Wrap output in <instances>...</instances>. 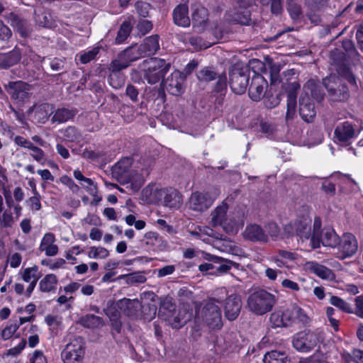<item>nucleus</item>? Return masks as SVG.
Segmentation results:
<instances>
[{"instance_id": "obj_1", "label": "nucleus", "mask_w": 363, "mask_h": 363, "mask_svg": "<svg viewBox=\"0 0 363 363\" xmlns=\"http://www.w3.org/2000/svg\"><path fill=\"white\" fill-rule=\"evenodd\" d=\"M269 319L274 328L290 327L297 322L306 325L309 321L303 310L296 304H291L284 311H274Z\"/></svg>"}, {"instance_id": "obj_2", "label": "nucleus", "mask_w": 363, "mask_h": 363, "mask_svg": "<svg viewBox=\"0 0 363 363\" xmlns=\"http://www.w3.org/2000/svg\"><path fill=\"white\" fill-rule=\"evenodd\" d=\"M277 303L276 296L264 289H259L249 295L247 308L257 315H262L271 311Z\"/></svg>"}, {"instance_id": "obj_3", "label": "nucleus", "mask_w": 363, "mask_h": 363, "mask_svg": "<svg viewBox=\"0 0 363 363\" xmlns=\"http://www.w3.org/2000/svg\"><path fill=\"white\" fill-rule=\"evenodd\" d=\"M323 85L326 89L328 97L331 102H345L350 96V92L347 84L335 74H331L323 79Z\"/></svg>"}, {"instance_id": "obj_4", "label": "nucleus", "mask_w": 363, "mask_h": 363, "mask_svg": "<svg viewBox=\"0 0 363 363\" xmlns=\"http://www.w3.org/2000/svg\"><path fill=\"white\" fill-rule=\"evenodd\" d=\"M145 69V78L150 84L157 83L169 70L171 64L164 60L152 57L145 60L143 62Z\"/></svg>"}, {"instance_id": "obj_5", "label": "nucleus", "mask_w": 363, "mask_h": 363, "mask_svg": "<svg viewBox=\"0 0 363 363\" xmlns=\"http://www.w3.org/2000/svg\"><path fill=\"white\" fill-rule=\"evenodd\" d=\"M250 70L248 67L240 65H233L229 70V84L236 94L245 92L249 84Z\"/></svg>"}, {"instance_id": "obj_6", "label": "nucleus", "mask_w": 363, "mask_h": 363, "mask_svg": "<svg viewBox=\"0 0 363 363\" xmlns=\"http://www.w3.org/2000/svg\"><path fill=\"white\" fill-rule=\"evenodd\" d=\"M85 342L78 336L66 345L61 353L63 363H82L85 354Z\"/></svg>"}, {"instance_id": "obj_7", "label": "nucleus", "mask_w": 363, "mask_h": 363, "mask_svg": "<svg viewBox=\"0 0 363 363\" xmlns=\"http://www.w3.org/2000/svg\"><path fill=\"white\" fill-rule=\"evenodd\" d=\"M330 60L335 66L337 72L344 77L350 84L357 86L354 75L351 72L347 64L346 54L342 50L335 48L330 51Z\"/></svg>"}, {"instance_id": "obj_8", "label": "nucleus", "mask_w": 363, "mask_h": 363, "mask_svg": "<svg viewBox=\"0 0 363 363\" xmlns=\"http://www.w3.org/2000/svg\"><path fill=\"white\" fill-rule=\"evenodd\" d=\"M32 86L23 81L9 82L5 85V89L11 99L18 104L28 101L31 96Z\"/></svg>"}, {"instance_id": "obj_9", "label": "nucleus", "mask_w": 363, "mask_h": 363, "mask_svg": "<svg viewBox=\"0 0 363 363\" xmlns=\"http://www.w3.org/2000/svg\"><path fill=\"white\" fill-rule=\"evenodd\" d=\"M197 78L200 82H210L217 79L214 86V91L221 92L227 88V78L225 72L218 74L214 67H205L200 69L197 73Z\"/></svg>"}, {"instance_id": "obj_10", "label": "nucleus", "mask_w": 363, "mask_h": 363, "mask_svg": "<svg viewBox=\"0 0 363 363\" xmlns=\"http://www.w3.org/2000/svg\"><path fill=\"white\" fill-rule=\"evenodd\" d=\"M251 6L240 4L239 7L230 9L225 13V19L230 23L241 26H250L254 23L249 9Z\"/></svg>"}, {"instance_id": "obj_11", "label": "nucleus", "mask_w": 363, "mask_h": 363, "mask_svg": "<svg viewBox=\"0 0 363 363\" xmlns=\"http://www.w3.org/2000/svg\"><path fill=\"white\" fill-rule=\"evenodd\" d=\"M318 342V335L311 330H305L296 333L294 336L292 341L294 347L302 352L311 351L316 346Z\"/></svg>"}, {"instance_id": "obj_12", "label": "nucleus", "mask_w": 363, "mask_h": 363, "mask_svg": "<svg viewBox=\"0 0 363 363\" xmlns=\"http://www.w3.org/2000/svg\"><path fill=\"white\" fill-rule=\"evenodd\" d=\"M132 164L133 159L131 157L122 158L112 167L111 174L113 177L121 184L127 183L131 178Z\"/></svg>"}, {"instance_id": "obj_13", "label": "nucleus", "mask_w": 363, "mask_h": 363, "mask_svg": "<svg viewBox=\"0 0 363 363\" xmlns=\"http://www.w3.org/2000/svg\"><path fill=\"white\" fill-rule=\"evenodd\" d=\"M184 77L183 74L178 70L174 71L166 79H164L161 86L172 95L180 96L184 91Z\"/></svg>"}, {"instance_id": "obj_14", "label": "nucleus", "mask_w": 363, "mask_h": 363, "mask_svg": "<svg viewBox=\"0 0 363 363\" xmlns=\"http://www.w3.org/2000/svg\"><path fill=\"white\" fill-rule=\"evenodd\" d=\"M203 320L212 329H220L223 326L221 311L213 302H208L202 311Z\"/></svg>"}, {"instance_id": "obj_15", "label": "nucleus", "mask_w": 363, "mask_h": 363, "mask_svg": "<svg viewBox=\"0 0 363 363\" xmlns=\"http://www.w3.org/2000/svg\"><path fill=\"white\" fill-rule=\"evenodd\" d=\"M5 17L21 38H27L30 36L33 27L26 19L13 12L9 13Z\"/></svg>"}, {"instance_id": "obj_16", "label": "nucleus", "mask_w": 363, "mask_h": 363, "mask_svg": "<svg viewBox=\"0 0 363 363\" xmlns=\"http://www.w3.org/2000/svg\"><path fill=\"white\" fill-rule=\"evenodd\" d=\"M338 250L341 259L350 257L354 255L358 250V242L354 235L350 233H344L341 240H339Z\"/></svg>"}, {"instance_id": "obj_17", "label": "nucleus", "mask_w": 363, "mask_h": 363, "mask_svg": "<svg viewBox=\"0 0 363 363\" xmlns=\"http://www.w3.org/2000/svg\"><path fill=\"white\" fill-rule=\"evenodd\" d=\"M354 136L355 130L354 126L348 121H344L337 124L334 131L335 142L341 145H349L350 140Z\"/></svg>"}, {"instance_id": "obj_18", "label": "nucleus", "mask_w": 363, "mask_h": 363, "mask_svg": "<svg viewBox=\"0 0 363 363\" xmlns=\"http://www.w3.org/2000/svg\"><path fill=\"white\" fill-rule=\"evenodd\" d=\"M242 308L240 296L235 293H231L230 297L224 302V314L230 320H235L239 315Z\"/></svg>"}, {"instance_id": "obj_19", "label": "nucleus", "mask_w": 363, "mask_h": 363, "mask_svg": "<svg viewBox=\"0 0 363 363\" xmlns=\"http://www.w3.org/2000/svg\"><path fill=\"white\" fill-rule=\"evenodd\" d=\"M214 199L208 193L196 191L189 199V207L193 211L202 212L211 207Z\"/></svg>"}, {"instance_id": "obj_20", "label": "nucleus", "mask_w": 363, "mask_h": 363, "mask_svg": "<svg viewBox=\"0 0 363 363\" xmlns=\"http://www.w3.org/2000/svg\"><path fill=\"white\" fill-rule=\"evenodd\" d=\"M157 196L164 206L169 208H179L182 203L181 194L175 189H162L157 191Z\"/></svg>"}, {"instance_id": "obj_21", "label": "nucleus", "mask_w": 363, "mask_h": 363, "mask_svg": "<svg viewBox=\"0 0 363 363\" xmlns=\"http://www.w3.org/2000/svg\"><path fill=\"white\" fill-rule=\"evenodd\" d=\"M22 59L21 48L16 46L7 52H0V69H8L18 65Z\"/></svg>"}, {"instance_id": "obj_22", "label": "nucleus", "mask_w": 363, "mask_h": 363, "mask_svg": "<svg viewBox=\"0 0 363 363\" xmlns=\"http://www.w3.org/2000/svg\"><path fill=\"white\" fill-rule=\"evenodd\" d=\"M242 234L245 240L251 242H267L268 241V235L262 226L257 224L247 225Z\"/></svg>"}, {"instance_id": "obj_23", "label": "nucleus", "mask_w": 363, "mask_h": 363, "mask_svg": "<svg viewBox=\"0 0 363 363\" xmlns=\"http://www.w3.org/2000/svg\"><path fill=\"white\" fill-rule=\"evenodd\" d=\"M267 82L260 74H255L252 78L251 84L249 86V96L255 101H259L264 95V85Z\"/></svg>"}, {"instance_id": "obj_24", "label": "nucleus", "mask_w": 363, "mask_h": 363, "mask_svg": "<svg viewBox=\"0 0 363 363\" xmlns=\"http://www.w3.org/2000/svg\"><path fill=\"white\" fill-rule=\"evenodd\" d=\"M193 28L199 33L205 30L208 25V12L203 7H197L192 13Z\"/></svg>"}, {"instance_id": "obj_25", "label": "nucleus", "mask_w": 363, "mask_h": 363, "mask_svg": "<svg viewBox=\"0 0 363 363\" xmlns=\"http://www.w3.org/2000/svg\"><path fill=\"white\" fill-rule=\"evenodd\" d=\"M299 114L302 119L311 123L313 121L316 115L314 104L308 96H301L299 99Z\"/></svg>"}, {"instance_id": "obj_26", "label": "nucleus", "mask_w": 363, "mask_h": 363, "mask_svg": "<svg viewBox=\"0 0 363 363\" xmlns=\"http://www.w3.org/2000/svg\"><path fill=\"white\" fill-rule=\"evenodd\" d=\"M38 272V268L37 266L26 268L22 272V279L25 282L29 283L26 291V294L28 297L30 296L40 278V275Z\"/></svg>"}, {"instance_id": "obj_27", "label": "nucleus", "mask_w": 363, "mask_h": 363, "mask_svg": "<svg viewBox=\"0 0 363 363\" xmlns=\"http://www.w3.org/2000/svg\"><path fill=\"white\" fill-rule=\"evenodd\" d=\"M173 21L174 24L181 27L190 26L191 20L189 17V9L186 4H179L173 11Z\"/></svg>"}, {"instance_id": "obj_28", "label": "nucleus", "mask_w": 363, "mask_h": 363, "mask_svg": "<svg viewBox=\"0 0 363 363\" xmlns=\"http://www.w3.org/2000/svg\"><path fill=\"white\" fill-rule=\"evenodd\" d=\"M116 306L125 315L131 317L136 315L140 303L138 299L123 298L116 302Z\"/></svg>"}, {"instance_id": "obj_29", "label": "nucleus", "mask_w": 363, "mask_h": 363, "mask_svg": "<svg viewBox=\"0 0 363 363\" xmlns=\"http://www.w3.org/2000/svg\"><path fill=\"white\" fill-rule=\"evenodd\" d=\"M309 270L322 279L333 281L335 275L333 271L327 267L315 262L308 263Z\"/></svg>"}, {"instance_id": "obj_30", "label": "nucleus", "mask_w": 363, "mask_h": 363, "mask_svg": "<svg viewBox=\"0 0 363 363\" xmlns=\"http://www.w3.org/2000/svg\"><path fill=\"white\" fill-rule=\"evenodd\" d=\"M140 47L145 57L154 55L160 49L159 36L152 35L146 38Z\"/></svg>"}, {"instance_id": "obj_31", "label": "nucleus", "mask_w": 363, "mask_h": 363, "mask_svg": "<svg viewBox=\"0 0 363 363\" xmlns=\"http://www.w3.org/2000/svg\"><path fill=\"white\" fill-rule=\"evenodd\" d=\"M339 236L333 229L324 228L318 239V247L320 243L326 247H335L339 244Z\"/></svg>"}, {"instance_id": "obj_32", "label": "nucleus", "mask_w": 363, "mask_h": 363, "mask_svg": "<svg viewBox=\"0 0 363 363\" xmlns=\"http://www.w3.org/2000/svg\"><path fill=\"white\" fill-rule=\"evenodd\" d=\"M304 90L306 96L308 94L318 102H321L324 99V92L321 88L320 84L316 80L311 79H309L304 85Z\"/></svg>"}, {"instance_id": "obj_33", "label": "nucleus", "mask_w": 363, "mask_h": 363, "mask_svg": "<svg viewBox=\"0 0 363 363\" xmlns=\"http://www.w3.org/2000/svg\"><path fill=\"white\" fill-rule=\"evenodd\" d=\"M192 314L185 309L179 310L177 315L174 313L168 315L169 324L173 328H180L191 320Z\"/></svg>"}, {"instance_id": "obj_34", "label": "nucleus", "mask_w": 363, "mask_h": 363, "mask_svg": "<svg viewBox=\"0 0 363 363\" xmlns=\"http://www.w3.org/2000/svg\"><path fill=\"white\" fill-rule=\"evenodd\" d=\"M295 233L301 238H311V221L308 218H302L294 223Z\"/></svg>"}, {"instance_id": "obj_35", "label": "nucleus", "mask_w": 363, "mask_h": 363, "mask_svg": "<svg viewBox=\"0 0 363 363\" xmlns=\"http://www.w3.org/2000/svg\"><path fill=\"white\" fill-rule=\"evenodd\" d=\"M203 258L214 263H219L220 265L216 268V270L222 273L227 272L231 269L233 265L236 264L235 262L230 260L225 259L222 257L212 255L208 253L204 254Z\"/></svg>"}, {"instance_id": "obj_36", "label": "nucleus", "mask_w": 363, "mask_h": 363, "mask_svg": "<svg viewBox=\"0 0 363 363\" xmlns=\"http://www.w3.org/2000/svg\"><path fill=\"white\" fill-rule=\"evenodd\" d=\"M228 209V204L223 202L211 213V220L214 226L222 225L225 223Z\"/></svg>"}, {"instance_id": "obj_37", "label": "nucleus", "mask_w": 363, "mask_h": 363, "mask_svg": "<svg viewBox=\"0 0 363 363\" xmlns=\"http://www.w3.org/2000/svg\"><path fill=\"white\" fill-rule=\"evenodd\" d=\"M120 54L125 60L129 65L131 62L145 57L143 55V52L140 51V45L130 46L121 52Z\"/></svg>"}, {"instance_id": "obj_38", "label": "nucleus", "mask_w": 363, "mask_h": 363, "mask_svg": "<svg viewBox=\"0 0 363 363\" xmlns=\"http://www.w3.org/2000/svg\"><path fill=\"white\" fill-rule=\"evenodd\" d=\"M264 363H291L286 353L272 350L267 352L263 359Z\"/></svg>"}, {"instance_id": "obj_39", "label": "nucleus", "mask_w": 363, "mask_h": 363, "mask_svg": "<svg viewBox=\"0 0 363 363\" xmlns=\"http://www.w3.org/2000/svg\"><path fill=\"white\" fill-rule=\"evenodd\" d=\"M101 49V46H96L91 50L81 51L77 54L76 58H78L82 64H87L96 59Z\"/></svg>"}, {"instance_id": "obj_40", "label": "nucleus", "mask_w": 363, "mask_h": 363, "mask_svg": "<svg viewBox=\"0 0 363 363\" xmlns=\"http://www.w3.org/2000/svg\"><path fill=\"white\" fill-rule=\"evenodd\" d=\"M143 241L146 245H151L158 248H161L167 245V242H164L162 240V238L156 232L150 231L146 233L144 235Z\"/></svg>"}, {"instance_id": "obj_41", "label": "nucleus", "mask_w": 363, "mask_h": 363, "mask_svg": "<svg viewBox=\"0 0 363 363\" xmlns=\"http://www.w3.org/2000/svg\"><path fill=\"white\" fill-rule=\"evenodd\" d=\"M133 26L130 21H123L119 28L117 33V35L115 38L116 44H121L125 42V40L129 37L131 33Z\"/></svg>"}, {"instance_id": "obj_42", "label": "nucleus", "mask_w": 363, "mask_h": 363, "mask_svg": "<svg viewBox=\"0 0 363 363\" xmlns=\"http://www.w3.org/2000/svg\"><path fill=\"white\" fill-rule=\"evenodd\" d=\"M57 283V279L55 274H47L39 283L40 290L43 292H50L55 289Z\"/></svg>"}, {"instance_id": "obj_43", "label": "nucleus", "mask_w": 363, "mask_h": 363, "mask_svg": "<svg viewBox=\"0 0 363 363\" xmlns=\"http://www.w3.org/2000/svg\"><path fill=\"white\" fill-rule=\"evenodd\" d=\"M145 182L144 177L141 174H138L134 171L131 172V178L126 184V189L130 190L133 193L140 190Z\"/></svg>"}, {"instance_id": "obj_44", "label": "nucleus", "mask_w": 363, "mask_h": 363, "mask_svg": "<svg viewBox=\"0 0 363 363\" xmlns=\"http://www.w3.org/2000/svg\"><path fill=\"white\" fill-rule=\"evenodd\" d=\"M76 113L77 111L74 110L65 108H58L52 116V121H57L58 123H65L73 118Z\"/></svg>"}, {"instance_id": "obj_45", "label": "nucleus", "mask_w": 363, "mask_h": 363, "mask_svg": "<svg viewBox=\"0 0 363 363\" xmlns=\"http://www.w3.org/2000/svg\"><path fill=\"white\" fill-rule=\"evenodd\" d=\"M82 324L86 328H99L104 325L102 318L94 314H87L81 318Z\"/></svg>"}, {"instance_id": "obj_46", "label": "nucleus", "mask_w": 363, "mask_h": 363, "mask_svg": "<svg viewBox=\"0 0 363 363\" xmlns=\"http://www.w3.org/2000/svg\"><path fill=\"white\" fill-rule=\"evenodd\" d=\"M108 82L113 89H121L125 84V76L122 72H110L108 76Z\"/></svg>"}, {"instance_id": "obj_47", "label": "nucleus", "mask_w": 363, "mask_h": 363, "mask_svg": "<svg viewBox=\"0 0 363 363\" xmlns=\"http://www.w3.org/2000/svg\"><path fill=\"white\" fill-rule=\"evenodd\" d=\"M329 302L331 305L336 307L339 310L347 313H353L354 310L352 306L346 302L345 300L338 297L337 296H331L329 300Z\"/></svg>"}, {"instance_id": "obj_48", "label": "nucleus", "mask_w": 363, "mask_h": 363, "mask_svg": "<svg viewBox=\"0 0 363 363\" xmlns=\"http://www.w3.org/2000/svg\"><path fill=\"white\" fill-rule=\"evenodd\" d=\"M116 279H123L128 284H143L147 280L146 277L140 272L120 275Z\"/></svg>"}, {"instance_id": "obj_49", "label": "nucleus", "mask_w": 363, "mask_h": 363, "mask_svg": "<svg viewBox=\"0 0 363 363\" xmlns=\"http://www.w3.org/2000/svg\"><path fill=\"white\" fill-rule=\"evenodd\" d=\"M176 312V306L169 298H166L161 302L159 315L164 317V319H168V315H172Z\"/></svg>"}, {"instance_id": "obj_50", "label": "nucleus", "mask_w": 363, "mask_h": 363, "mask_svg": "<svg viewBox=\"0 0 363 363\" xmlns=\"http://www.w3.org/2000/svg\"><path fill=\"white\" fill-rule=\"evenodd\" d=\"M128 66V63L119 53L118 57L111 62L108 67V69L110 72H121V70L127 68Z\"/></svg>"}, {"instance_id": "obj_51", "label": "nucleus", "mask_w": 363, "mask_h": 363, "mask_svg": "<svg viewBox=\"0 0 363 363\" xmlns=\"http://www.w3.org/2000/svg\"><path fill=\"white\" fill-rule=\"evenodd\" d=\"M282 88L287 93V100L296 101L297 91L300 89V84L298 82H288L283 83Z\"/></svg>"}, {"instance_id": "obj_52", "label": "nucleus", "mask_w": 363, "mask_h": 363, "mask_svg": "<svg viewBox=\"0 0 363 363\" xmlns=\"http://www.w3.org/2000/svg\"><path fill=\"white\" fill-rule=\"evenodd\" d=\"M62 133L63 138L69 142L79 141L82 138L80 131L74 126H69Z\"/></svg>"}, {"instance_id": "obj_53", "label": "nucleus", "mask_w": 363, "mask_h": 363, "mask_svg": "<svg viewBox=\"0 0 363 363\" xmlns=\"http://www.w3.org/2000/svg\"><path fill=\"white\" fill-rule=\"evenodd\" d=\"M230 296L229 291L225 287L216 289L213 294V296L210 298L209 302L223 303L225 302Z\"/></svg>"}, {"instance_id": "obj_54", "label": "nucleus", "mask_w": 363, "mask_h": 363, "mask_svg": "<svg viewBox=\"0 0 363 363\" xmlns=\"http://www.w3.org/2000/svg\"><path fill=\"white\" fill-rule=\"evenodd\" d=\"M321 224V219L319 217H315L313 222V233H311V242L313 248L318 247V239L322 233L320 232Z\"/></svg>"}, {"instance_id": "obj_55", "label": "nucleus", "mask_w": 363, "mask_h": 363, "mask_svg": "<svg viewBox=\"0 0 363 363\" xmlns=\"http://www.w3.org/2000/svg\"><path fill=\"white\" fill-rule=\"evenodd\" d=\"M342 48L346 52L348 57L352 60H358L359 59V53L357 51L354 43L350 40H344L342 43Z\"/></svg>"}, {"instance_id": "obj_56", "label": "nucleus", "mask_w": 363, "mask_h": 363, "mask_svg": "<svg viewBox=\"0 0 363 363\" xmlns=\"http://www.w3.org/2000/svg\"><path fill=\"white\" fill-rule=\"evenodd\" d=\"M47 62H48L50 69L54 72L65 69L66 62L65 58L48 57Z\"/></svg>"}, {"instance_id": "obj_57", "label": "nucleus", "mask_w": 363, "mask_h": 363, "mask_svg": "<svg viewBox=\"0 0 363 363\" xmlns=\"http://www.w3.org/2000/svg\"><path fill=\"white\" fill-rule=\"evenodd\" d=\"M328 0H304L305 4L311 11H320Z\"/></svg>"}, {"instance_id": "obj_58", "label": "nucleus", "mask_w": 363, "mask_h": 363, "mask_svg": "<svg viewBox=\"0 0 363 363\" xmlns=\"http://www.w3.org/2000/svg\"><path fill=\"white\" fill-rule=\"evenodd\" d=\"M109 255L108 251L102 247H91L89 252L88 256L90 258L104 259Z\"/></svg>"}, {"instance_id": "obj_59", "label": "nucleus", "mask_w": 363, "mask_h": 363, "mask_svg": "<svg viewBox=\"0 0 363 363\" xmlns=\"http://www.w3.org/2000/svg\"><path fill=\"white\" fill-rule=\"evenodd\" d=\"M139 89L133 84H128L125 88V95L132 102L138 101Z\"/></svg>"}, {"instance_id": "obj_60", "label": "nucleus", "mask_w": 363, "mask_h": 363, "mask_svg": "<svg viewBox=\"0 0 363 363\" xmlns=\"http://www.w3.org/2000/svg\"><path fill=\"white\" fill-rule=\"evenodd\" d=\"M19 325L18 323H14L7 325L1 332V337L4 340H9L15 332L18 329Z\"/></svg>"}, {"instance_id": "obj_61", "label": "nucleus", "mask_w": 363, "mask_h": 363, "mask_svg": "<svg viewBox=\"0 0 363 363\" xmlns=\"http://www.w3.org/2000/svg\"><path fill=\"white\" fill-rule=\"evenodd\" d=\"M60 182L68 186L70 190L72 191L73 193H78L80 188L79 186L74 183V182L67 175H63L60 177Z\"/></svg>"}, {"instance_id": "obj_62", "label": "nucleus", "mask_w": 363, "mask_h": 363, "mask_svg": "<svg viewBox=\"0 0 363 363\" xmlns=\"http://www.w3.org/2000/svg\"><path fill=\"white\" fill-rule=\"evenodd\" d=\"M286 121L293 120L296 115V101L287 100Z\"/></svg>"}, {"instance_id": "obj_63", "label": "nucleus", "mask_w": 363, "mask_h": 363, "mask_svg": "<svg viewBox=\"0 0 363 363\" xmlns=\"http://www.w3.org/2000/svg\"><path fill=\"white\" fill-rule=\"evenodd\" d=\"M81 184L89 194L95 196L97 192V187L96 185L94 184L92 179L86 177Z\"/></svg>"}, {"instance_id": "obj_64", "label": "nucleus", "mask_w": 363, "mask_h": 363, "mask_svg": "<svg viewBox=\"0 0 363 363\" xmlns=\"http://www.w3.org/2000/svg\"><path fill=\"white\" fill-rule=\"evenodd\" d=\"M355 311L354 313L359 318H363V296H357L354 299Z\"/></svg>"}]
</instances>
